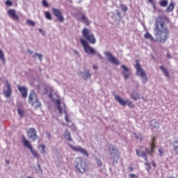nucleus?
<instances>
[{
  "label": "nucleus",
  "mask_w": 178,
  "mask_h": 178,
  "mask_svg": "<svg viewBox=\"0 0 178 178\" xmlns=\"http://www.w3.org/2000/svg\"><path fill=\"white\" fill-rule=\"evenodd\" d=\"M140 148H144V147H143V146H140Z\"/></svg>",
  "instance_id": "obj_54"
},
{
  "label": "nucleus",
  "mask_w": 178,
  "mask_h": 178,
  "mask_svg": "<svg viewBox=\"0 0 178 178\" xmlns=\"http://www.w3.org/2000/svg\"><path fill=\"white\" fill-rule=\"evenodd\" d=\"M85 76H86V77H87V78L91 77V74H90V72H88V71H86V72H85Z\"/></svg>",
  "instance_id": "obj_39"
},
{
  "label": "nucleus",
  "mask_w": 178,
  "mask_h": 178,
  "mask_svg": "<svg viewBox=\"0 0 178 178\" xmlns=\"http://www.w3.org/2000/svg\"><path fill=\"white\" fill-rule=\"evenodd\" d=\"M64 137L67 140V141H72V136H70V132L67 129H65L64 133Z\"/></svg>",
  "instance_id": "obj_24"
},
{
  "label": "nucleus",
  "mask_w": 178,
  "mask_h": 178,
  "mask_svg": "<svg viewBox=\"0 0 178 178\" xmlns=\"http://www.w3.org/2000/svg\"><path fill=\"white\" fill-rule=\"evenodd\" d=\"M42 5L45 8H48V6H49V4H48V2L47 1V0H42Z\"/></svg>",
  "instance_id": "obj_34"
},
{
  "label": "nucleus",
  "mask_w": 178,
  "mask_h": 178,
  "mask_svg": "<svg viewBox=\"0 0 178 178\" xmlns=\"http://www.w3.org/2000/svg\"><path fill=\"white\" fill-rule=\"evenodd\" d=\"M70 147L75 152H80L81 154L86 155V156H88V152H87V150H86L83 147H81L80 146H74L72 145H70Z\"/></svg>",
  "instance_id": "obj_13"
},
{
  "label": "nucleus",
  "mask_w": 178,
  "mask_h": 178,
  "mask_svg": "<svg viewBox=\"0 0 178 178\" xmlns=\"http://www.w3.org/2000/svg\"><path fill=\"white\" fill-rule=\"evenodd\" d=\"M122 74L124 76V79H129L130 77V69H129V67H126V65H122Z\"/></svg>",
  "instance_id": "obj_18"
},
{
  "label": "nucleus",
  "mask_w": 178,
  "mask_h": 178,
  "mask_svg": "<svg viewBox=\"0 0 178 178\" xmlns=\"http://www.w3.org/2000/svg\"><path fill=\"white\" fill-rule=\"evenodd\" d=\"M80 42L86 54H89L90 55H91L97 53V51H95V49L91 47V46H90V44H88V42H87V40H84L83 38H80Z\"/></svg>",
  "instance_id": "obj_9"
},
{
  "label": "nucleus",
  "mask_w": 178,
  "mask_h": 178,
  "mask_svg": "<svg viewBox=\"0 0 178 178\" xmlns=\"http://www.w3.org/2000/svg\"><path fill=\"white\" fill-rule=\"evenodd\" d=\"M150 125L152 126V127H154V129H159V123L155 120H152L150 122Z\"/></svg>",
  "instance_id": "obj_23"
},
{
  "label": "nucleus",
  "mask_w": 178,
  "mask_h": 178,
  "mask_svg": "<svg viewBox=\"0 0 178 178\" xmlns=\"http://www.w3.org/2000/svg\"><path fill=\"white\" fill-rule=\"evenodd\" d=\"M165 22H169V18L166 15H160L157 17L155 24V37L156 41L165 44L169 38V29L165 24Z\"/></svg>",
  "instance_id": "obj_1"
},
{
  "label": "nucleus",
  "mask_w": 178,
  "mask_h": 178,
  "mask_svg": "<svg viewBox=\"0 0 178 178\" xmlns=\"http://www.w3.org/2000/svg\"><path fill=\"white\" fill-rule=\"evenodd\" d=\"M0 59L3 62H5V56L3 55V52L2 51V50H0Z\"/></svg>",
  "instance_id": "obj_30"
},
{
  "label": "nucleus",
  "mask_w": 178,
  "mask_h": 178,
  "mask_svg": "<svg viewBox=\"0 0 178 178\" xmlns=\"http://www.w3.org/2000/svg\"><path fill=\"white\" fill-rule=\"evenodd\" d=\"M28 101L34 108H40L41 106V102L38 100V96H37V94L33 90L31 92Z\"/></svg>",
  "instance_id": "obj_6"
},
{
  "label": "nucleus",
  "mask_w": 178,
  "mask_h": 178,
  "mask_svg": "<svg viewBox=\"0 0 178 178\" xmlns=\"http://www.w3.org/2000/svg\"><path fill=\"white\" fill-rule=\"evenodd\" d=\"M155 148H156V137L153 136L150 143V149H148V147H145V152H142L140 149H136V154L138 155V156H141V158H143L147 162L148 161L147 156L154 155V153L155 152Z\"/></svg>",
  "instance_id": "obj_2"
},
{
  "label": "nucleus",
  "mask_w": 178,
  "mask_h": 178,
  "mask_svg": "<svg viewBox=\"0 0 178 178\" xmlns=\"http://www.w3.org/2000/svg\"><path fill=\"white\" fill-rule=\"evenodd\" d=\"M145 166H147V170L149 171L151 170V164H149V163H145Z\"/></svg>",
  "instance_id": "obj_38"
},
{
  "label": "nucleus",
  "mask_w": 178,
  "mask_h": 178,
  "mask_svg": "<svg viewBox=\"0 0 178 178\" xmlns=\"http://www.w3.org/2000/svg\"><path fill=\"white\" fill-rule=\"evenodd\" d=\"M22 141H23V145L24 147H26L29 149H30L32 155L34 156V158H36L37 159H40V154H38V152L37 150H34L33 148V145L30 143V141L26 138V137L23 136L22 137Z\"/></svg>",
  "instance_id": "obj_8"
},
{
  "label": "nucleus",
  "mask_w": 178,
  "mask_h": 178,
  "mask_svg": "<svg viewBox=\"0 0 178 178\" xmlns=\"http://www.w3.org/2000/svg\"><path fill=\"white\" fill-rule=\"evenodd\" d=\"M36 56H38L40 59V60H42V55L36 54Z\"/></svg>",
  "instance_id": "obj_41"
},
{
  "label": "nucleus",
  "mask_w": 178,
  "mask_h": 178,
  "mask_svg": "<svg viewBox=\"0 0 178 178\" xmlns=\"http://www.w3.org/2000/svg\"><path fill=\"white\" fill-rule=\"evenodd\" d=\"M160 69L162 70L164 76H165V77H170V74H169V71H168V69L165 68V67L163 66H160Z\"/></svg>",
  "instance_id": "obj_22"
},
{
  "label": "nucleus",
  "mask_w": 178,
  "mask_h": 178,
  "mask_svg": "<svg viewBox=\"0 0 178 178\" xmlns=\"http://www.w3.org/2000/svg\"><path fill=\"white\" fill-rule=\"evenodd\" d=\"M5 4L6 5V6H12V5H13V3L10 0H7L6 1Z\"/></svg>",
  "instance_id": "obj_32"
},
{
  "label": "nucleus",
  "mask_w": 178,
  "mask_h": 178,
  "mask_svg": "<svg viewBox=\"0 0 178 178\" xmlns=\"http://www.w3.org/2000/svg\"><path fill=\"white\" fill-rule=\"evenodd\" d=\"M92 67H93V69H95V70L98 69V66H97V65H93Z\"/></svg>",
  "instance_id": "obj_45"
},
{
  "label": "nucleus",
  "mask_w": 178,
  "mask_h": 178,
  "mask_svg": "<svg viewBox=\"0 0 178 178\" xmlns=\"http://www.w3.org/2000/svg\"><path fill=\"white\" fill-rule=\"evenodd\" d=\"M75 54H79L76 50H74Z\"/></svg>",
  "instance_id": "obj_50"
},
{
  "label": "nucleus",
  "mask_w": 178,
  "mask_h": 178,
  "mask_svg": "<svg viewBox=\"0 0 178 178\" xmlns=\"http://www.w3.org/2000/svg\"><path fill=\"white\" fill-rule=\"evenodd\" d=\"M174 10H175V3L171 2L170 5L168 6V8H166L165 12L167 13H170V12H173Z\"/></svg>",
  "instance_id": "obj_21"
},
{
  "label": "nucleus",
  "mask_w": 178,
  "mask_h": 178,
  "mask_svg": "<svg viewBox=\"0 0 178 178\" xmlns=\"http://www.w3.org/2000/svg\"><path fill=\"white\" fill-rule=\"evenodd\" d=\"M105 55L108 58V62H111V63H113V65H116V66L120 65V62H119V60H118V58L113 56V55H112L111 53L106 52Z\"/></svg>",
  "instance_id": "obj_12"
},
{
  "label": "nucleus",
  "mask_w": 178,
  "mask_h": 178,
  "mask_svg": "<svg viewBox=\"0 0 178 178\" xmlns=\"http://www.w3.org/2000/svg\"><path fill=\"white\" fill-rule=\"evenodd\" d=\"M76 20L84 23L86 26H90V20H88V18H87L84 14H81L80 17H77Z\"/></svg>",
  "instance_id": "obj_19"
},
{
  "label": "nucleus",
  "mask_w": 178,
  "mask_h": 178,
  "mask_svg": "<svg viewBox=\"0 0 178 178\" xmlns=\"http://www.w3.org/2000/svg\"><path fill=\"white\" fill-rule=\"evenodd\" d=\"M74 165L79 173H86V172L88 170L87 163L81 157L76 158L74 162Z\"/></svg>",
  "instance_id": "obj_3"
},
{
  "label": "nucleus",
  "mask_w": 178,
  "mask_h": 178,
  "mask_svg": "<svg viewBox=\"0 0 178 178\" xmlns=\"http://www.w3.org/2000/svg\"><path fill=\"white\" fill-rule=\"evenodd\" d=\"M152 165L153 168H156V163H155L154 161H152Z\"/></svg>",
  "instance_id": "obj_43"
},
{
  "label": "nucleus",
  "mask_w": 178,
  "mask_h": 178,
  "mask_svg": "<svg viewBox=\"0 0 178 178\" xmlns=\"http://www.w3.org/2000/svg\"><path fill=\"white\" fill-rule=\"evenodd\" d=\"M135 67L136 69V74L137 76H140L142 79V83L145 84L148 81V77L147 76V74L144 72V70L141 67V65L140 63L137 62Z\"/></svg>",
  "instance_id": "obj_7"
},
{
  "label": "nucleus",
  "mask_w": 178,
  "mask_h": 178,
  "mask_svg": "<svg viewBox=\"0 0 178 178\" xmlns=\"http://www.w3.org/2000/svg\"><path fill=\"white\" fill-rule=\"evenodd\" d=\"M159 155L160 156H162V155H163V150H162V149L161 148L159 149Z\"/></svg>",
  "instance_id": "obj_40"
},
{
  "label": "nucleus",
  "mask_w": 178,
  "mask_h": 178,
  "mask_svg": "<svg viewBox=\"0 0 178 178\" xmlns=\"http://www.w3.org/2000/svg\"><path fill=\"white\" fill-rule=\"evenodd\" d=\"M82 35L90 44H94L97 42V39L94 36V33L87 28H84L82 30Z\"/></svg>",
  "instance_id": "obj_5"
},
{
  "label": "nucleus",
  "mask_w": 178,
  "mask_h": 178,
  "mask_svg": "<svg viewBox=\"0 0 178 178\" xmlns=\"http://www.w3.org/2000/svg\"><path fill=\"white\" fill-rule=\"evenodd\" d=\"M115 99L122 106H126V105H128L129 108H134V104L133 102L130 100H124L122 97L116 95H115Z\"/></svg>",
  "instance_id": "obj_10"
},
{
  "label": "nucleus",
  "mask_w": 178,
  "mask_h": 178,
  "mask_svg": "<svg viewBox=\"0 0 178 178\" xmlns=\"http://www.w3.org/2000/svg\"><path fill=\"white\" fill-rule=\"evenodd\" d=\"M65 122H67V123H70V120L67 114H65Z\"/></svg>",
  "instance_id": "obj_36"
},
{
  "label": "nucleus",
  "mask_w": 178,
  "mask_h": 178,
  "mask_svg": "<svg viewBox=\"0 0 178 178\" xmlns=\"http://www.w3.org/2000/svg\"><path fill=\"white\" fill-rule=\"evenodd\" d=\"M27 137L33 141H35L38 140V136L37 135V131L34 128H29V131H27Z\"/></svg>",
  "instance_id": "obj_11"
},
{
  "label": "nucleus",
  "mask_w": 178,
  "mask_h": 178,
  "mask_svg": "<svg viewBox=\"0 0 178 178\" xmlns=\"http://www.w3.org/2000/svg\"><path fill=\"white\" fill-rule=\"evenodd\" d=\"M44 14L46 19H47L48 20H52V15H51V13H49V11H46Z\"/></svg>",
  "instance_id": "obj_28"
},
{
  "label": "nucleus",
  "mask_w": 178,
  "mask_h": 178,
  "mask_svg": "<svg viewBox=\"0 0 178 178\" xmlns=\"http://www.w3.org/2000/svg\"><path fill=\"white\" fill-rule=\"evenodd\" d=\"M29 54L31 55V54H33V51H31V50H29Z\"/></svg>",
  "instance_id": "obj_48"
},
{
  "label": "nucleus",
  "mask_w": 178,
  "mask_h": 178,
  "mask_svg": "<svg viewBox=\"0 0 178 178\" xmlns=\"http://www.w3.org/2000/svg\"><path fill=\"white\" fill-rule=\"evenodd\" d=\"M40 31H41V29H40Z\"/></svg>",
  "instance_id": "obj_56"
},
{
  "label": "nucleus",
  "mask_w": 178,
  "mask_h": 178,
  "mask_svg": "<svg viewBox=\"0 0 178 178\" xmlns=\"http://www.w3.org/2000/svg\"><path fill=\"white\" fill-rule=\"evenodd\" d=\"M159 3H160V6H163V7L168 6V0H161L160 1Z\"/></svg>",
  "instance_id": "obj_29"
},
{
  "label": "nucleus",
  "mask_w": 178,
  "mask_h": 178,
  "mask_svg": "<svg viewBox=\"0 0 178 178\" xmlns=\"http://www.w3.org/2000/svg\"><path fill=\"white\" fill-rule=\"evenodd\" d=\"M131 98L134 101H137V99H140V95L136 92H134Z\"/></svg>",
  "instance_id": "obj_27"
},
{
  "label": "nucleus",
  "mask_w": 178,
  "mask_h": 178,
  "mask_svg": "<svg viewBox=\"0 0 178 178\" xmlns=\"http://www.w3.org/2000/svg\"><path fill=\"white\" fill-rule=\"evenodd\" d=\"M99 56V58H101V56Z\"/></svg>",
  "instance_id": "obj_55"
},
{
  "label": "nucleus",
  "mask_w": 178,
  "mask_h": 178,
  "mask_svg": "<svg viewBox=\"0 0 178 178\" xmlns=\"http://www.w3.org/2000/svg\"><path fill=\"white\" fill-rule=\"evenodd\" d=\"M96 162H97V165L101 168V166H102V161H101V159H96Z\"/></svg>",
  "instance_id": "obj_33"
},
{
  "label": "nucleus",
  "mask_w": 178,
  "mask_h": 178,
  "mask_svg": "<svg viewBox=\"0 0 178 178\" xmlns=\"http://www.w3.org/2000/svg\"><path fill=\"white\" fill-rule=\"evenodd\" d=\"M56 106L59 112H66L67 108L65 103H61L60 99H56Z\"/></svg>",
  "instance_id": "obj_14"
},
{
  "label": "nucleus",
  "mask_w": 178,
  "mask_h": 178,
  "mask_svg": "<svg viewBox=\"0 0 178 178\" xmlns=\"http://www.w3.org/2000/svg\"><path fill=\"white\" fill-rule=\"evenodd\" d=\"M8 16L13 19V20H15L16 22H19L20 20V18H19V16L16 13V10L15 9H9L8 11Z\"/></svg>",
  "instance_id": "obj_17"
},
{
  "label": "nucleus",
  "mask_w": 178,
  "mask_h": 178,
  "mask_svg": "<svg viewBox=\"0 0 178 178\" xmlns=\"http://www.w3.org/2000/svg\"><path fill=\"white\" fill-rule=\"evenodd\" d=\"M121 9L123 12H127V6H122Z\"/></svg>",
  "instance_id": "obj_37"
},
{
  "label": "nucleus",
  "mask_w": 178,
  "mask_h": 178,
  "mask_svg": "<svg viewBox=\"0 0 178 178\" xmlns=\"http://www.w3.org/2000/svg\"><path fill=\"white\" fill-rule=\"evenodd\" d=\"M6 162L7 165H9V161L6 160Z\"/></svg>",
  "instance_id": "obj_49"
},
{
  "label": "nucleus",
  "mask_w": 178,
  "mask_h": 178,
  "mask_svg": "<svg viewBox=\"0 0 178 178\" xmlns=\"http://www.w3.org/2000/svg\"><path fill=\"white\" fill-rule=\"evenodd\" d=\"M40 142H41V139H39L38 143H40Z\"/></svg>",
  "instance_id": "obj_51"
},
{
  "label": "nucleus",
  "mask_w": 178,
  "mask_h": 178,
  "mask_svg": "<svg viewBox=\"0 0 178 178\" xmlns=\"http://www.w3.org/2000/svg\"><path fill=\"white\" fill-rule=\"evenodd\" d=\"M108 149L111 155L110 159L113 161V163H118L120 158V152H119L118 147L111 145L109 146Z\"/></svg>",
  "instance_id": "obj_4"
},
{
  "label": "nucleus",
  "mask_w": 178,
  "mask_h": 178,
  "mask_svg": "<svg viewBox=\"0 0 178 178\" xmlns=\"http://www.w3.org/2000/svg\"><path fill=\"white\" fill-rule=\"evenodd\" d=\"M149 1V2H152V0H148Z\"/></svg>",
  "instance_id": "obj_53"
},
{
  "label": "nucleus",
  "mask_w": 178,
  "mask_h": 178,
  "mask_svg": "<svg viewBox=\"0 0 178 178\" xmlns=\"http://www.w3.org/2000/svg\"><path fill=\"white\" fill-rule=\"evenodd\" d=\"M167 58H172V56H170V54H169V53L167 54Z\"/></svg>",
  "instance_id": "obj_46"
},
{
  "label": "nucleus",
  "mask_w": 178,
  "mask_h": 178,
  "mask_svg": "<svg viewBox=\"0 0 178 178\" xmlns=\"http://www.w3.org/2000/svg\"><path fill=\"white\" fill-rule=\"evenodd\" d=\"M18 114L19 115L20 118H23V116H24V112H18Z\"/></svg>",
  "instance_id": "obj_42"
},
{
  "label": "nucleus",
  "mask_w": 178,
  "mask_h": 178,
  "mask_svg": "<svg viewBox=\"0 0 178 178\" xmlns=\"http://www.w3.org/2000/svg\"><path fill=\"white\" fill-rule=\"evenodd\" d=\"M38 149H41V154H45V148H47V146L45 145L41 144L38 145Z\"/></svg>",
  "instance_id": "obj_25"
},
{
  "label": "nucleus",
  "mask_w": 178,
  "mask_h": 178,
  "mask_svg": "<svg viewBox=\"0 0 178 178\" xmlns=\"http://www.w3.org/2000/svg\"><path fill=\"white\" fill-rule=\"evenodd\" d=\"M5 86L7 87V90H3V94H4L6 98H9L12 97V88L8 81H6Z\"/></svg>",
  "instance_id": "obj_15"
},
{
  "label": "nucleus",
  "mask_w": 178,
  "mask_h": 178,
  "mask_svg": "<svg viewBox=\"0 0 178 178\" xmlns=\"http://www.w3.org/2000/svg\"><path fill=\"white\" fill-rule=\"evenodd\" d=\"M17 112H23V110H22L20 108H18Z\"/></svg>",
  "instance_id": "obj_47"
},
{
  "label": "nucleus",
  "mask_w": 178,
  "mask_h": 178,
  "mask_svg": "<svg viewBox=\"0 0 178 178\" xmlns=\"http://www.w3.org/2000/svg\"><path fill=\"white\" fill-rule=\"evenodd\" d=\"M129 169L130 172L134 171V168H133V167H129Z\"/></svg>",
  "instance_id": "obj_44"
},
{
  "label": "nucleus",
  "mask_w": 178,
  "mask_h": 178,
  "mask_svg": "<svg viewBox=\"0 0 178 178\" xmlns=\"http://www.w3.org/2000/svg\"><path fill=\"white\" fill-rule=\"evenodd\" d=\"M26 178H33V177H27Z\"/></svg>",
  "instance_id": "obj_52"
},
{
  "label": "nucleus",
  "mask_w": 178,
  "mask_h": 178,
  "mask_svg": "<svg viewBox=\"0 0 178 178\" xmlns=\"http://www.w3.org/2000/svg\"><path fill=\"white\" fill-rule=\"evenodd\" d=\"M17 88L24 98H27V88L25 86H17Z\"/></svg>",
  "instance_id": "obj_20"
},
{
  "label": "nucleus",
  "mask_w": 178,
  "mask_h": 178,
  "mask_svg": "<svg viewBox=\"0 0 178 178\" xmlns=\"http://www.w3.org/2000/svg\"><path fill=\"white\" fill-rule=\"evenodd\" d=\"M53 15L57 17L58 20L60 23H63L65 18H63V15H62V12H60L58 9L53 8L52 9Z\"/></svg>",
  "instance_id": "obj_16"
},
{
  "label": "nucleus",
  "mask_w": 178,
  "mask_h": 178,
  "mask_svg": "<svg viewBox=\"0 0 178 178\" xmlns=\"http://www.w3.org/2000/svg\"><path fill=\"white\" fill-rule=\"evenodd\" d=\"M145 38L146 40H150V41H155L154 37L148 32L145 34Z\"/></svg>",
  "instance_id": "obj_26"
},
{
  "label": "nucleus",
  "mask_w": 178,
  "mask_h": 178,
  "mask_svg": "<svg viewBox=\"0 0 178 178\" xmlns=\"http://www.w3.org/2000/svg\"><path fill=\"white\" fill-rule=\"evenodd\" d=\"M129 178H138V177L136 174H129Z\"/></svg>",
  "instance_id": "obj_35"
},
{
  "label": "nucleus",
  "mask_w": 178,
  "mask_h": 178,
  "mask_svg": "<svg viewBox=\"0 0 178 178\" xmlns=\"http://www.w3.org/2000/svg\"><path fill=\"white\" fill-rule=\"evenodd\" d=\"M26 23L28 24H29V26H35V22H34V21L31 20V19H28L26 21Z\"/></svg>",
  "instance_id": "obj_31"
}]
</instances>
